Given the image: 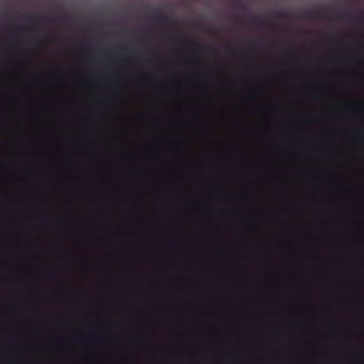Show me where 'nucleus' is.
Listing matches in <instances>:
<instances>
[{"instance_id":"3","label":"nucleus","mask_w":364,"mask_h":364,"mask_svg":"<svg viewBox=\"0 0 364 364\" xmlns=\"http://www.w3.org/2000/svg\"><path fill=\"white\" fill-rule=\"evenodd\" d=\"M274 14L279 18H287L289 16V12L287 10H277L274 11Z\"/></svg>"},{"instance_id":"4","label":"nucleus","mask_w":364,"mask_h":364,"mask_svg":"<svg viewBox=\"0 0 364 364\" xmlns=\"http://www.w3.org/2000/svg\"><path fill=\"white\" fill-rule=\"evenodd\" d=\"M235 4L239 6H242L245 5V2L243 0H235Z\"/></svg>"},{"instance_id":"6","label":"nucleus","mask_w":364,"mask_h":364,"mask_svg":"<svg viewBox=\"0 0 364 364\" xmlns=\"http://www.w3.org/2000/svg\"><path fill=\"white\" fill-rule=\"evenodd\" d=\"M52 35L50 33H46L43 36L44 39L49 41L51 38Z\"/></svg>"},{"instance_id":"8","label":"nucleus","mask_w":364,"mask_h":364,"mask_svg":"<svg viewBox=\"0 0 364 364\" xmlns=\"http://www.w3.org/2000/svg\"><path fill=\"white\" fill-rule=\"evenodd\" d=\"M227 50L229 51V52H232L233 50L230 48V47H228L227 48Z\"/></svg>"},{"instance_id":"5","label":"nucleus","mask_w":364,"mask_h":364,"mask_svg":"<svg viewBox=\"0 0 364 364\" xmlns=\"http://www.w3.org/2000/svg\"><path fill=\"white\" fill-rule=\"evenodd\" d=\"M250 18L255 22H260L261 19L257 16L251 15Z\"/></svg>"},{"instance_id":"1","label":"nucleus","mask_w":364,"mask_h":364,"mask_svg":"<svg viewBox=\"0 0 364 364\" xmlns=\"http://www.w3.org/2000/svg\"><path fill=\"white\" fill-rule=\"evenodd\" d=\"M151 18L153 20L161 24L170 25L173 23L161 11H158L156 14L153 15Z\"/></svg>"},{"instance_id":"7","label":"nucleus","mask_w":364,"mask_h":364,"mask_svg":"<svg viewBox=\"0 0 364 364\" xmlns=\"http://www.w3.org/2000/svg\"><path fill=\"white\" fill-rule=\"evenodd\" d=\"M173 37L181 38L183 37V35L181 33H177L176 34L173 35Z\"/></svg>"},{"instance_id":"2","label":"nucleus","mask_w":364,"mask_h":364,"mask_svg":"<svg viewBox=\"0 0 364 364\" xmlns=\"http://www.w3.org/2000/svg\"><path fill=\"white\" fill-rule=\"evenodd\" d=\"M31 19L36 23H43V22H54L55 18L50 16H44V15H35L31 17Z\"/></svg>"}]
</instances>
